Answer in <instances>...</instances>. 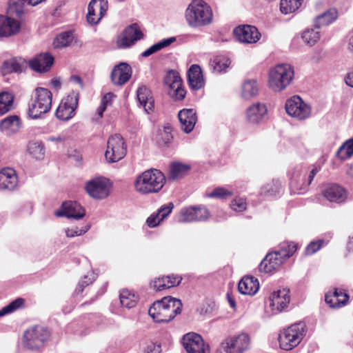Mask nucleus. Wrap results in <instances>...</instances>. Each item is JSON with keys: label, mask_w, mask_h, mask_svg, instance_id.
<instances>
[{"label": "nucleus", "mask_w": 353, "mask_h": 353, "mask_svg": "<svg viewBox=\"0 0 353 353\" xmlns=\"http://www.w3.org/2000/svg\"><path fill=\"white\" fill-rule=\"evenodd\" d=\"M182 303L180 299L165 296L154 302L148 310L149 315L158 323H168L181 312Z\"/></svg>", "instance_id": "obj_1"}, {"label": "nucleus", "mask_w": 353, "mask_h": 353, "mask_svg": "<svg viewBox=\"0 0 353 353\" xmlns=\"http://www.w3.org/2000/svg\"><path fill=\"white\" fill-rule=\"evenodd\" d=\"M185 18L190 27L199 28L212 22L213 12L211 7L203 0H193L185 10Z\"/></svg>", "instance_id": "obj_2"}, {"label": "nucleus", "mask_w": 353, "mask_h": 353, "mask_svg": "<svg viewBox=\"0 0 353 353\" xmlns=\"http://www.w3.org/2000/svg\"><path fill=\"white\" fill-rule=\"evenodd\" d=\"M165 181V176L160 170L150 169L137 177L134 188L142 194L157 193L163 188Z\"/></svg>", "instance_id": "obj_3"}, {"label": "nucleus", "mask_w": 353, "mask_h": 353, "mask_svg": "<svg viewBox=\"0 0 353 353\" xmlns=\"http://www.w3.org/2000/svg\"><path fill=\"white\" fill-rule=\"evenodd\" d=\"M294 77V68L287 63H280L271 68L268 84L274 92H281L290 85Z\"/></svg>", "instance_id": "obj_4"}, {"label": "nucleus", "mask_w": 353, "mask_h": 353, "mask_svg": "<svg viewBox=\"0 0 353 353\" xmlns=\"http://www.w3.org/2000/svg\"><path fill=\"white\" fill-rule=\"evenodd\" d=\"M52 94L43 88H37L28 105V116L32 119L41 118L50 111L52 107Z\"/></svg>", "instance_id": "obj_5"}, {"label": "nucleus", "mask_w": 353, "mask_h": 353, "mask_svg": "<svg viewBox=\"0 0 353 353\" xmlns=\"http://www.w3.org/2000/svg\"><path fill=\"white\" fill-rule=\"evenodd\" d=\"M321 170V165L316 163L312 165L307 177V182L303 181L307 173V168L303 165L296 166L292 172L290 188L297 194H303L306 188L312 183L316 174Z\"/></svg>", "instance_id": "obj_6"}, {"label": "nucleus", "mask_w": 353, "mask_h": 353, "mask_svg": "<svg viewBox=\"0 0 353 353\" xmlns=\"http://www.w3.org/2000/svg\"><path fill=\"white\" fill-rule=\"evenodd\" d=\"M50 335L51 332L48 328L41 325L33 326L24 332L23 345L29 350H39L46 345Z\"/></svg>", "instance_id": "obj_7"}, {"label": "nucleus", "mask_w": 353, "mask_h": 353, "mask_svg": "<svg viewBox=\"0 0 353 353\" xmlns=\"http://www.w3.org/2000/svg\"><path fill=\"white\" fill-rule=\"evenodd\" d=\"M306 332L303 323L292 325L279 334V345L284 350H291L296 347L303 339Z\"/></svg>", "instance_id": "obj_8"}, {"label": "nucleus", "mask_w": 353, "mask_h": 353, "mask_svg": "<svg viewBox=\"0 0 353 353\" xmlns=\"http://www.w3.org/2000/svg\"><path fill=\"white\" fill-rule=\"evenodd\" d=\"M127 148L123 137L115 134L109 137L107 141V148L105 157L108 163H115L125 157Z\"/></svg>", "instance_id": "obj_9"}, {"label": "nucleus", "mask_w": 353, "mask_h": 353, "mask_svg": "<svg viewBox=\"0 0 353 353\" xmlns=\"http://www.w3.org/2000/svg\"><path fill=\"white\" fill-rule=\"evenodd\" d=\"M250 337L245 332L226 338L221 344V353H244L250 348Z\"/></svg>", "instance_id": "obj_10"}, {"label": "nucleus", "mask_w": 353, "mask_h": 353, "mask_svg": "<svg viewBox=\"0 0 353 353\" xmlns=\"http://www.w3.org/2000/svg\"><path fill=\"white\" fill-rule=\"evenodd\" d=\"M79 94L72 92L63 99L57 108L55 115L57 119L62 121H68L75 114V110L78 107Z\"/></svg>", "instance_id": "obj_11"}, {"label": "nucleus", "mask_w": 353, "mask_h": 353, "mask_svg": "<svg viewBox=\"0 0 353 353\" xmlns=\"http://www.w3.org/2000/svg\"><path fill=\"white\" fill-rule=\"evenodd\" d=\"M287 113L299 120H304L311 114V107L299 96H294L288 99L285 103Z\"/></svg>", "instance_id": "obj_12"}, {"label": "nucleus", "mask_w": 353, "mask_h": 353, "mask_svg": "<svg viewBox=\"0 0 353 353\" xmlns=\"http://www.w3.org/2000/svg\"><path fill=\"white\" fill-rule=\"evenodd\" d=\"M164 83L168 87V94L175 101L183 100L186 92L183 87V82L179 73L171 70L168 72L164 79Z\"/></svg>", "instance_id": "obj_13"}, {"label": "nucleus", "mask_w": 353, "mask_h": 353, "mask_svg": "<svg viewBox=\"0 0 353 353\" xmlns=\"http://www.w3.org/2000/svg\"><path fill=\"white\" fill-rule=\"evenodd\" d=\"M210 215V212L205 207H188L181 210L178 221L180 223L205 221L208 219Z\"/></svg>", "instance_id": "obj_14"}, {"label": "nucleus", "mask_w": 353, "mask_h": 353, "mask_svg": "<svg viewBox=\"0 0 353 353\" xmlns=\"http://www.w3.org/2000/svg\"><path fill=\"white\" fill-rule=\"evenodd\" d=\"M88 194L97 199H103L109 195V180L98 177L88 181L85 186Z\"/></svg>", "instance_id": "obj_15"}, {"label": "nucleus", "mask_w": 353, "mask_h": 353, "mask_svg": "<svg viewBox=\"0 0 353 353\" xmlns=\"http://www.w3.org/2000/svg\"><path fill=\"white\" fill-rule=\"evenodd\" d=\"M290 290L283 288L273 292L269 299V307L272 314L282 312L290 303Z\"/></svg>", "instance_id": "obj_16"}, {"label": "nucleus", "mask_w": 353, "mask_h": 353, "mask_svg": "<svg viewBox=\"0 0 353 353\" xmlns=\"http://www.w3.org/2000/svg\"><path fill=\"white\" fill-rule=\"evenodd\" d=\"M182 344L188 353H208V348L202 337L194 332L185 334Z\"/></svg>", "instance_id": "obj_17"}, {"label": "nucleus", "mask_w": 353, "mask_h": 353, "mask_svg": "<svg viewBox=\"0 0 353 353\" xmlns=\"http://www.w3.org/2000/svg\"><path fill=\"white\" fill-rule=\"evenodd\" d=\"M108 8L107 0H91L88 7L87 21L91 25L99 23Z\"/></svg>", "instance_id": "obj_18"}, {"label": "nucleus", "mask_w": 353, "mask_h": 353, "mask_svg": "<svg viewBox=\"0 0 353 353\" xmlns=\"http://www.w3.org/2000/svg\"><path fill=\"white\" fill-rule=\"evenodd\" d=\"M234 34L239 41L246 43H255L261 37L257 28L249 25L240 26L234 28Z\"/></svg>", "instance_id": "obj_19"}, {"label": "nucleus", "mask_w": 353, "mask_h": 353, "mask_svg": "<svg viewBox=\"0 0 353 353\" xmlns=\"http://www.w3.org/2000/svg\"><path fill=\"white\" fill-rule=\"evenodd\" d=\"M57 217L65 216L74 219H80L85 214V210L76 201H66L63 203L61 208L55 211Z\"/></svg>", "instance_id": "obj_20"}, {"label": "nucleus", "mask_w": 353, "mask_h": 353, "mask_svg": "<svg viewBox=\"0 0 353 353\" xmlns=\"http://www.w3.org/2000/svg\"><path fill=\"white\" fill-rule=\"evenodd\" d=\"M132 68L126 63L122 62L117 65L111 72V81L116 85H123L132 77Z\"/></svg>", "instance_id": "obj_21"}, {"label": "nucleus", "mask_w": 353, "mask_h": 353, "mask_svg": "<svg viewBox=\"0 0 353 353\" xmlns=\"http://www.w3.org/2000/svg\"><path fill=\"white\" fill-rule=\"evenodd\" d=\"M268 116V108L265 103L257 102L250 105L245 112L247 121L253 124H259Z\"/></svg>", "instance_id": "obj_22"}, {"label": "nucleus", "mask_w": 353, "mask_h": 353, "mask_svg": "<svg viewBox=\"0 0 353 353\" xmlns=\"http://www.w3.org/2000/svg\"><path fill=\"white\" fill-rule=\"evenodd\" d=\"M54 63V58L49 53H41L29 61L30 68L37 72L43 73L50 70Z\"/></svg>", "instance_id": "obj_23"}, {"label": "nucleus", "mask_w": 353, "mask_h": 353, "mask_svg": "<svg viewBox=\"0 0 353 353\" xmlns=\"http://www.w3.org/2000/svg\"><path fill=\"white\" fill-rule=\"evenodd\" d=\"M21 30V23L11 17L0 15V37H9L16 35Z\"/></svg>", "instance_id": "obj_24"}, {"label": "nucleus", "mask_w": 353, "mask_h": 353, "mask_svg": "<svg viewBox=\"0 0 353 353\" xmlns=\"http://www.w3.org/2000/svg\"><path fill=\"white\" fill-rule=\"evenodd\" d=\"M178 117L182 130L185 133L192 132L197 121L196 111L194 109H183L179 111Z\"/></svg>", "instance_id": "obj_25"}, {"label": "nucleus", "mask_w": 353, "mask_h": 353, "mask_svg": "<svg viewBox=\"0 0 353 353\" xmlns=\"http://www.w3.org/2000/svg\"><path fill=\"white\" fill-rule=\"evenodd\" d=\"M285 261L274 251L268 253L259 265V270L270 273L277 269Z\"/></svg>", "instance_id": "obj_26"}, {"label": "nucleus", "mask_w": 353, "mask_h": 353, "mask_svg": "<svg viewBox=\"0 0 353 353\" xmlns=\"http://www.w3.org/2000/svg\"><path fill=\"white\" fill-rule=\"evenodd\" d=\"M323 196L330 202L342 203L347 198L346 190L337 184H330L323 191Z\"/></svg>", "instance_id": "obj_27"}, {"label": "nucleus", "mask_w": 353, "mask_h": 353, "mask_svg": "<svg viewBox=\"0 0 353 353\" xmlns=\"http://www.w3.org/2000/svg\"><path fill=\"white\" fill-rule=\"evenodd\" d=\"M17 184V176L14 169L5 168L0 170V190H13Z\"/></svg>", "instance_id": "obj_28"}, {"label": "nucleus", "mask_w": 353, "mask_h": 353, "mask_svg": "<svg viewBox=\"0 0 353 353\" xmlns=\"http://www.w3.org/2000/svg\"><path fill=\"white\" fill-rule=\"evenodd\" d=\"M238 289L242 294L254 295L259 289V281L254 276H245L239 282Z\"/></svg>", "instance_id": "obj_29"}, {"label": "nucleus", "mask_w": 353, "mask_h": 353, "mask_svg": "<svg viewBox=\"0 0 353 353\" xmlns=\"http://www.w3.org/2000/svg\"><path fill=\"white\" fill-rule=\"evenodd\" d=\"M21 127V120L17 115L8 116L0 121V131L7 135L17 133Z\"/></svg>", "instance_id": "obj_30"}, {"label": "nucleus", "mask_w": 353, "mask_h": 353, "mask_svg": "<svg viewBox=\"0 0 353 353\" xmlns=\"http://www.w3.org/2000/svg\"><path fill=\"white\" fill-rule=\"evenodd\" d=\"M139 103L143 107L145 112L149 114L154 108V99L150 90L145 85L140 86L137 91Z\"/></svg>", "instance_id": "obj_31"}, {"label": "nucleus", "mask_w": 353, "mask_h": 353, "mask_svg": "<svg viewBox=\"0 0 353 353\" xmlns=\"http://www.w3.org/2000/svg\"><path fill=\"white\" fill-rule=\"evenodd\" d=\"M188 78L190 87L193 90H199L204 85L201 69L198 65H192L188 72Z\"/></svg>", "instance_id": "obj_32"}, {"label": "nucleus", "mask_w": 353, "mask_h": 353, "mask_svg": "<svg viewBox=\"0 0 353 353\" xmlns=\"http://www.w3.org/2000/svg\"><path fill=\"white\" fill-rule=\"evenodd\" d=\"M259 90V86L255 79L245 80L241 87V97L250 100L257 96Z\"/></svg>", "instance_id": "obj_33"}, {"label": "nucleus", "mask_w": 353, "mask_h": 353, "mask_svg": "<svg viewBox=\"0 0 353 353\" xmlns=\"http://www.w3.org/2000/svg\"><path fill=\"white\" fill-rule=\"evenodd\" d=\"M27 151L28 154L34 159L41 161L45 157L44 144L39 141H30L27 145Z\"/></svg>", "instance_id": "obj_34"}, {"label": "nucleus", "mask_w": 353, "mask_h": 353, "mask_svg": "<svg viewBox=\"0 0 353 353\" xmlns=\"http://www.w3.org/2000/svg\"><path fill=\"white\" fill-rule=\"evenodd\" d=\"M119 300L123 307L131 309L137 304L139 296L134 292L123 289L120 292Z\"/></svg>", "instance_id": "obj_35"}, {"label": "nucleus", "mask_w": 353, "mask_h": 353, "mask_svg": "<svg viewBox=\"0 0 353 353\" xmlns=\"http://www.w3.org/2000/svg\"><path fill=\"white\" fill-rule=\"evenodd\" d=\"M338 13L336 9L332 8L317 16L314 19L316 29L332 23L337 18Z\"/></svg>", "instance_id": "obj_36"}, {"label": "nucleus", "mask_w": 353, "mask_h": 353, "mask_svg": "<svg viewBox=\"0 0 353 353\" xmlns=\"http://www.w3.org/2000/svg\"><path fill=\"white\" fill-rule=\"evenodd\" d=\"M339 296H342L343 299H339V295L336 291H333V292H328L325 294V302L331 307H343L347 303L349 299V296L346 293H339Z\"/></svg>", "instance_id": "obj_37"}, {"label": "nucleus", "mask_w": 353, "mask_h": 353, "mask_svg": "<svg viewBox=\"0 0 353 353\" xmlns=\"http://www.w3.org/2000/svg\"><path fill=\"white\" fill-rule=\"evenodd\" d=\"M26 12V0H10L8 13L11 16L21 18Z\"/></svg>", "instance_id": "obj_38"}, {"label": "nucleus", "mask_w": 353, "mask_h": 353, "mask_svg": "<svg viewBox=\"0 0 353 353\" xmlns=\"http://www.w3.org/2000/svg\"><path fill=\"white\" fill-rule=\"evenodd\" d=\"M14 96L8 91L0 92V115H3L13 109Z\"/></svg>", "instance_id": "obj_39"}, {"label": "nucleus", "mask_w": 353, "mask_h": 353, "mask_svg": "<svg viewBox=\"0 0 353 353\" xmlns=\"http://www.w3.org/2000/svg\"><path fill=\"white\" fill-rule=\"evenodd\" d=\"M176 41V38L172 37L167 39H163L161 40L160 41L157 42V43H154L150 48H148L147 50L143 51L141 53V56L143 57H148L154 53H156L158 51H160L161 50L168 47L170 46L172 43H174Z\"/></svg>", "instance_id": "obj_40"}, {"label": "nucleus", "mask_w": 353, "mask_h": 353, "mask_svg": "<svg viewBox=\"0 0 353 353\" xmlns=\"http://www.w3.org/2000/svg\"><path fill=\"white\" fill-rule=\"evenodd\" d=\"M74 41V35L72 32L67 31L59 34L53 41L55 48H63L70 46Z\"/></svg>", "instance_id": "obj_41"}, {"label": "nucleus", "mask_w": 353, "mask_h": 353, "mask_svg": "<svg viewBox=\"0 0 353 353\" xmlns=\"http://www.w3.org/2000/svg\"><path fill=\"white\" fill-rule=\"evenodd\" d=\"M297 250V244L294 242H283L280 244L279 249L276 252L285 261L291 257Z\"/></svg>", "instance_id": "obj_42"}, {"label": "nucleus", "mask_w": 353, "mask_h": 353, "mask_svg": "<svg viewBox=\"0 0 353 353\" xmlns=\"http://www.w3.org/2000/svg\"><path fill=\"white\" fill-rule=\"evenodd\" d=\"M230 60L225 57H216L210 61V65L213 72L220 73L225 72L230 65Z\"/></svg>", "instance_id": "obj_43"}, {"label": "nucleus", "mask_w": 353, "mask_h": 353, "mask_svg": "<svg viewBox=\"0 0 353 353\" xmlns=\"http://www.w3.org/2000/svg\"><path fill=\"white\" fill-rule=\"evenodd\" d=\"M190 166L180 163H174L171 165L170 177L172 179H178L184 176L188 172Z\"/></svg>", "instance_id": "obj_44"}, {"label": "nucleus", "mask_w": 353, "mask_h": 353, "mask_svg": "<svg viewBox=\"0 0 353 353\" xmlns=\"http://www.w3.org/2000/svg\"><path fill=\"white\" fill-rule=\"evenodd\" d=\"M303 0H281L280 10L284 14L295 12L301 4Z\"/></svg>", "instance_id": "obj_45"}, {"label": "nucleus", "mask_w": 353, "mask_h": 353, "mask_svg": "<svg viewBox=\"0 0 353 353\" xmlns=\"http://www.w3.org/2000/svg\"><path fill=\"white\" fill-rule=\"evenodd\" d=\"M353 154V138L347 140L339 148L337 152V156L339 159L345 160L350 158Z\"/></svg>", "instance_id": "obj_46"}, {"label": "nucleus", "mask_w": 353, "mask_h": 353, "mask_svg": "<svg viewBox=\"0 0 353 353\" xmlns=\"http://www.w3.org/2000/svg\"><path fill=\"white\" fill-rule=\"evenodd\" d=\"M233 194L234 192L231 190L223 187H218L211 192H206V196L219 199H225L228 197H231Z\"/></svg>", "instance_id": "obj_47"}, {"label": "nucleus", "mask_w": 353, "mask_h": 353, "mask_svg": "<svg viewBox=\"0 0 353 353\" xmlns=\"http://www.w3.org/2000/svg\"><path fill=\"white\" fill-rule=\"evenodd\" d=\"M2 71L5 74L21 72L22 71V66L20 62L17 59H12L3 62Z\"/></svg>", "instance_id": "obj_48"}, {"label": "nucleus", "mask_w": 353, "mask_h": 353, "mask_svg": "<svg viewBox=\"0 0 353 353\" xmlns=\"http://www.w3.org/2000/svg\"><path fill=\"white\" fill-rule=\"evenodd\" d=\"M302 39L310 46L314 45L320 39V32L315 29L305 30L302 34Z\"/></svg>", "instance_id": "obj_49"}, {"label": "nucleus", "mask_w": 353, "mask_h": 353, "mask_svg": "<svg viewBox=\"0 0 353 353\" xmlns=\"http://www.w3.org/2000/svg\"><path fill=\"white\" fill-rule=\"evenodd\" d=\"M24 303L22 298H18L0 310V317L10 314L21 307Z\"/></svg>", "instance_id": "obj_50"}, {"label": "nucleus", "mask_w": 353, "mask_h": 353, "mask_svg": "<svg viewBox=\"0 0 353 353\" xmlns=\"http://www.w3.org/2000/svg\"><path fill=\"white\" fill-rule=\"evenodd\" d=\"M123 32L126 36L130 38L134 43L143 37L141 31L138 28L137 24H132L127 27Z\"/></svg>", "instance_id": "obj_51"}, {"label": "nucleus", "mask_w": 353, "mask_h": 353, "mask_svg": "<svg viewBox=\"0 0 353 353\" xmlns=\"http://www.w3.org/2000/svg\"><path fill=\"white\" fill-rule=\"evenodd\" d=\"M171 130L170 126H165L158 131L157 139L159 144H167L170 142L172 139Z\"/></svg>", "instance_id": "obj_52"}, {"label": "nucleus", "mask_w": 353, "mask_h": 353, "mask_svg": "<svg viewBox=\"0 0 353 353\" xmlns=\"http://www.w3.org/2000/svg\"><path fill=\"white\" fill-rule=\"evenodd\" d=\"M97 275L93 272H88L83 278L79 282L78 285L75 290V292L79 294L83 291L84 288L92 283L96 279Z\"/></svg>", "instance_id": "obj_53"}, {"label": "nucleus", "mask_w": 353, "mask_h": 353, "mask_svg": "<svg viewBox=\"0 0 353 353\" xmlns=\"http://www.w3.org/2000/svg\"><path fill=\"white\" fill-rule=\"evenodd\" d=\"M279 188L280 183L279 181H272L261 188V194L265 196H273L279 192Z\"/></svg>", "instance_id": "obj_54"}, {"label": "nucleus", "mask_w": 353, "mask_h": 353, "mask_svg": "<svg viewBox=\"0 0 353 353\" xmlns=\"http://www.w3.org/2000/svg\"><path fill=\"white\" fill-rule=\"evenodd\" d=\"M90 228V225L87 224L81 228L76 227L74 228H66L65 230V235L67 237L72 238L74 236H81L86 233Z\"/></svg>", "instance_id": "obj_55"}, {"label": "nucleus", "mask_w": 353, "mask_h": 353, "mask_svg": "<svg viewBox=\"0 0 353 353\" xmlns=\"http://www.w3.org/2000/svg\"><path fill=\"white\" fill-rule=\"evenodd\" d=\"M230 208L235 212H243L247 208V203L245 199L239 197L232 201Z\"/></svg>", "instance_id": "obj_56"}, {"label": "nucleus", "mask_w": 353, "mask_h": 353, "mask_svg": "<svg viewBox=\"0 0 353 353\" xmlns=\"http://www.w3.org/2000/svg\"><path fill=\"white\" fill-rule=\"evenodd\" d=\"M134 43L125 34V33L123 31V32L118 37L117 41V46L119 48H126Z\"/></svg>", "instance_id": "obj_57"}, {"label": "nucleus", "mask_w": 353, "mask_h": 353, "mask_svg": "<svg viewBox=\"0 0 353 353\" xmlns=\"http://www.w3.org/2000/svg\"><path fill=\"white\" fill-rule=\"evenodd\" d=\"M324 243L323 240H318L316 241H312L306 248L305 253L306 254H313L320 250L323 243Z\"/></svg>", "instance_id": "obj_58"}, {"label": "nucleus", "mask_w": 353, "mask_h": 353, "mask_svg": "<svg viewBox=\"0 0 353 353\" xmlns=\"http://www.w3.org/2000/svg\"><path fill=\"white\" fill-rule=\"evenodd\" d=\"M167 284V288H170L179 285L182 278L178 275H170L164 276Z\"/></svg>", "instance_id": "obj_59"}, {"label": "nucleus", "mask_w": 353, "mask_h": 353, "mask_svg": "<svg viewBox=\"0 0 353 353\" xmlns=\"http://www.w3.org/2000/svg\"><path fill=\"white\" fill-rule=\"evenodd\" d=\"M162 221V218L156 212L147 219L146 223L150 228H154L159 225Z\"/></svg>", "instance_id": "obj_60"}, {"label": "nucleus", "mask_w": 353, "mask_h": 353, "mask_svg": "<svg viewBox=\"0 0 353 353\" xmlns=\"http://www.w3.org/2000/svg\"><path fill=\"white\" fill-rule=\"evenodd\" d=\"M173 208L174 205L172 203H169L167 205L161 206L157 212L163 220L172 212Z\"/></svg>", "instance_id": "obj_61"}, {"label": "nucleus", "mask_w": 353, "mask_h": 353, "mask_svg": "<svg viewBox=\"0 0 353 353\" xmlns=\"http://www.w3.org/2000/svg\"><path fill=\"white\" fill-rule=\"evenodd\" d=\"M152 285L153 288L157 291H161L168 288L164 276L154 279Z\"/></svg>", "instance_id": "obj_62"}, {"label": "nucleus", "mask_w": 353, "mask_h": 353, "mask_svg": "<svg viewBox=\"0 0 353 353\" xmlns=\"http://www.w3.org/2000/svg\"><path fill=\"white\" fill-rule=\"evenodd\" d=\"M161 347L154 343H149L143 348L141 353H160Z\"/></svg>", "instance_id": "obj_63"}, {"label": "nucleus", "mask_w": 353, "mask_h": 353, "mask_svg": "<svg viewBox=\"0 0 353 353\" xmlns=\"http://www.w3.org/2000/svg\"><path fill=\"white\" fill-rule=\"evenodd\" d=\"M345 83L347 85L353 88V70L347 74Z\"/></svg>", "instance_id": "obj_64"}]
</instances>
